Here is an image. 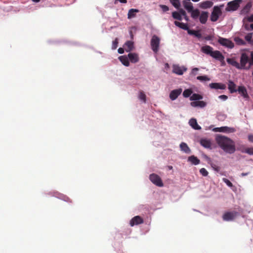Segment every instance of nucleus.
<instances>
[{
    "label": "nucleus",
    "instance_id": "47",
    "mask_svg": "<svg viewBox=\"0 0 253 253\" xmlns=\"http://www.w3.org/2000/svg\"><path fill=\"white\" fill-rule=\"evenodd\" d=\"M223 181L229 187H232L233 184L232 182L228 179L224 178H223Z\"/></svg>",
    "mask_w": 253,
    "mask_h": 253
},
{
    "label": "nucleus",
    "instance_id": "23",
    "mask_svg": "<svg viewBox=\"0 0 253 253\" xmlns=\"http://www.w3.org/2000/svg\"><path fill=\"white\" fill-rule=\"evenodd\" d=\"M189 124L195 130H200L201 129V127L198 124L197 120L195 118L190 119Z\"/></svg>",
    "mask_w": 253,
    "mask_h": 253
},
{
    "label": "nucleus",
    "instance_id": "4",
    "mask_svg": "<svg viewBox=\"0 0 253 253\" xmlns=\"http://www.w3.org/2000/svg\"><path fill=\"white\" fill-rule=\"evenodd\" d=\"M223 5L219 6L216 5L213 7L211 15V20L212 22H216L219 18V16L222 14L221 8Z\"/></svg>",
    "mask_w": 253,
    "mask_h": 253
},
{
    "label": "nucleus",
    "instance_id": "60",
    "mask_svg": "<svg viewBox=\"0 0 253 253\" xmlns=\"http://www.w3.org/2000/svg\"><path fill=\"white\" fill-rule=\"evenodd\" d=\"M224 56L223 55V58L220 60H217L218 61H220L221 62V64L222 66H224L225 65V61H224Z\"/></svg>",
    "mask_w": 253,
    "mask_h": 253
},
{
    "label": "nucleus",
    "instance_id": "44",
    "mask_svg": "<svg viewBox=\"0 0 253 253\" xmlns=\"http://www.w3.org/2000/svg\"><path fill=\"white\" fill-rule=\"evenodd\" d=\"M118 42H119L118 38H116L115 40L113 41L112 45V49L113 50H115L117 48Z\"/></svg>",
    "mask_w": 253,
    "mask_h": 253
},
{
    "label": "nucleus",
    "instance_id": "28",
    "mask_svg": "<svg viewBox=\"0 0 253 253\" xmlns=\"http://www.w3.org/2000/svg\"><path fill=\"white\" fill-rule=\"evenodd\" d=\"M124 46L126 47V51L129 52L134 48V43L131 41H127L125 42Z\"/></svg>",
    "mask_w": 253,
    "mask_h": 253
},
{
    "label": "nucleus",
    "instance_id": "2",
    "mask_svg": "<svg viewBox=\"0 0 253 253\" xmlns=\"http://www.w3.org/2000/svg\"><path fill=\"white\" fill-rule=\"evenodd\" d=\"M201 51L203 53L211 56L216 60H220L223 58V54L219 50H214L213 48L209 45H205L201 48Z\"/></svg>",
    "mask_w": 253,
    "mask_h": 253
},
{
    "label": "nucleus",
    "instance_id": "39",
    "mask_svg": "<svg viewBox=\"0 0 253 253\" xmlns=\"http://www.w3.org/2000/svg\"><path fill=\"white\" fill-rule=\"evenodd\" d=\"M193 93L192 90L191 89H185L182 93L183 96L185 98L190 97Z\"/></svg>",
    "mask_w": 253,
    "mask_h": 253
},
{
    "label": "nucleus",
    "instance_id": "58",
    "mask_svg": "<svg viewBox=\"0 0 253 253\" xmlns=\"http://www.w3.org/2000/svg\"><path fill=\"white\" fill-rule=\"evenodd\" d=\"M247 20L250 22H253V14L247 17Z\"/></svg>",
    "mask_w": 253,
    "mask_h": 253
},
{
    "label": "nucleus",
    "instance_id": "50",
    "mask_svg": "<svg viewBox=\"0 0 253 253\" xmlns=\"http://www.w3.org/2000/svg\"><path fill=\"white\" fill-rule=\"evenodd\" d=\"M160 7L164 12H166L169 10V7L166 5L160 4Z\"/></svg>",
    "mask_w": 253,
    "mask_h": 253
},
{
    "label": "nucleus",
    "instance_id": "53",
    "mask_svg": "<svg viewBox=\"0 0 253 253\" xmlns=\"http://www.w3.org/2000/svg\"><path fill=\"white\" fill-rule=\"evenodd\" d=\"M177 10H178L177 12H179V14H180L181 16L183 17L186 14L185 11L184 9L180 8V7Z\"/></svg>",
    "mask_w": 253,
    "mask_h": 253
},
{
    "label": "nucleus",
    "instance_id": "42",
    "mask_svg": "<svg viewBox=\"0 0 253 253\" xmlns=\"http://www.w3.org/2000/svg\"><path fill=\"white\" fill-rule=\"evenodd\" d=\"M53 190L45 191L43 192V195L46 197H52L53 196Z\"/></svg>",
    "mask_w": 253,
    "mask_h": 253
},
{
    "label": "nucleus",
    "instance_id": "43",
    "mask_svg": "<svg viewBox=\"0 0 253 253\" xmlns=\"http://www.w3.org/2000/svg\"><path fill=\"white\" fill-rule=\"evenodd\" d=\"M199 70V69L198 68H193L190 73V76L191 77L195 76L197 74V72Z\"/></svg>",
    "mask_w": 253,
    "mask_h": 253
},
{
    "label": "nucleus",
    "instance_id": "56",
    "mask_svg": "<svg viewBox=\"0 0 253 253\" xmlns=\"http://www.w3.org/2000/svg\"><path fill=\"white\" fill-rule=\"evenodd\" d=\"M186 31H187V33L189 35H192V36H194L195 32V30L190 29L189 27H188V29L186 30Z\"/></svg>",
    "mask_w": 253,
    "mask_h": 253
},
{
    "label": "nucleus",
    "instance_id": "46",
    "mask_svg": "<svg viewBox=\"0 0 253 253\" xmlns=\"http://www.w3.org/2000/svg\"><path fill=\"white\" fill-rule=\"evenodd\" d=\"M243 152L247 153L250 155H253V147L251 148H248L245 150Z\"/></svg>",
    "mask_w": 253,
    "mask_h": 253
},
{
    "label": "nucleus",
    "instance_id": "6",
    "mask_svg": "<svg viewBox=\"0 0 253 253\" xmlns=\"http://www.w3.org/2000/svg\"><path fill=\"white\" fill-rule=\"evenodd\" d=\"M149 179L151 182L157 186L162 187L164 186L161 178L156 173H151L149 175Z\"/></svg>",
    "mask_w": 253,
    "mask_h": 253
},
{
    "label": "nucleus",
    "instance_id": "11",
    "mask_svg": "<svg viewBox=\"0 0 253 253\" xmlns=\"http://www.w3.org/2000/svg\"><path fill=\"white\" fill-rule=\"evenodd\" d=\"M218 42L222 46L232 49L234 47V43L229 39L219 37Z\"/></svg>",
    "mask_w": 253,
    "mask_h": 253
},
{
    "label": "nucleus",
    "instance_id": "36",
    "mask_svg": "<svg viewBox=\"0 0 253 253\" xmlns=\"http://www.w3.org/2000/svg\"><path fill=\"white\" fill-rule=\"evenodd\" d=\"M170 3L177 9L181 7L180 0H169Z\"/></svg>",
    "mask_w": 253,
    "mask_h": 253
},
{
    "label": "nucleus",
    "instance_id": "38",
    "mask_svg": "<svg viewBox=\"0 0 253 253\" xmlns=\"http://www.w3.org/2000/svg\"><path fill=\"white\" fill-rule=\"evenodd\" d=\"M172 17L173 19L178 20L179 21H181L182 20V16H181V15L179 14V12L176 11L172 12Z\"/></svg>",
    "mask_w": 253,
    "mask_h": 253
},
{
    "label": "nucleus",
    "instance_id": "20",
    "mask_svg": "<svg viewBox=\"0 0 253 253\" xmlns=\"http://www.w3.org/2000/svg\"><path fill=\"white\" fill-rule=\"evenodd\" d=\"M252 6V2H248L247 4L245 6H244V7L241 9V10L240 12V14L242 15H247L249 13Z\"/></svg>",
    "mask_w": 253,
    "mask_h": 253
},
{
    "label": "nucleus",
    "instance_id": "61",
    "mask_svg": "<svg viewBox=\"0 0 253 253\" xmlns=\"http://www.w3.org/2000/svg\"><path fill=\"white\" fill-rule=\"evenodd\" d=\"M248 137L250 142H253V134H249Z\"/></svg>",
    "mask_w": 253,
    "mask_h": 253
},
{
    "label": "nucleus",
    "instance_id": "45",
    "mask_svg": "<svg viewBox=\"0 0 253 253\" xmlns=\"http://www.w3.org/2000/svg\"><path fill=\"white\" fill-rule=\"evenodd\" d=\"M200 173L201 175H202L203 176H208L209 172L207 170V169L205 168H202L200 169Z\"/></svg>",
    "mask_w": 253,
    "mask_h": 253
},
{
    "label": "nucleus",
    "instance_id": "18",
    "mask_svg": "<svg viewBox=\"0 0 253 253\" xmlns=\"http://www.w3.org/2000/svg\"><path fill=\"white\" fill-rule=\"evenodd\" d=\"M200 144L205 148L211 149V143L210 139L207 138H201L200 140Z\"/></svg>",
    "mask_w": 253,
    "mask_h": 253
},
{
    "label": "nucleus",
    "instance_id": "41",
    "mask_svg": "<svg viewBox=\"0 0 253 253\" xmlns=\"http://www.w3.org/2000/svg\"><path fill=\"white\" fill-rule=\"evenodd\" d=\"M138 98L140 100L142 101L143 102H144V103L146 102V95L145 94V93L141 91L139 92V95H138Z\"/></svg>",
    "mask_w": 253,
    "mask_h": 253
},
{
    "label": "nucleus",
    "instance_id": "12",
    "mask_svg": "<svg viewBox=\"0 0 253 253\" xmlns=\"http://www.w3.org/2000/svg\"><path fill=\"white\" fill-rule=\"evenodd\" d=\"M237 92L245 100H249L250 96L248 94L247 89L244 85H240L237 87Z\"/></svg>",
    "mask_w": 253,
    "mask_h": 253
},
{
    "label": "nucleus",
    "instance_id": "48",
    "mask_svg": "<svg viewBox=\"0 0 253 253\" xmlns=\"http://www.w3.org/2000/svg\"><path fill=\"white\" fill-rule=\"evenodd\" d=\"M211 168L216 171L218 172L219 171L220 168L219 167L216 166L215 164L213 163L212 161L211 162V164H209Z\"/></svg>",
    "mask_w": 253,
    "mask_h": 253
},
{
    "label": "nucleus",
    "instance_id": "29",
    "mask_svg": "<svg viewBox=\"0 0 253 253\" xmlns=\"http://www.w3.org/2000/svg\"><path fill=\"white\" fill-rule=\"evenodd\" d=\"M119 59L123 65L126 67H128L129 65V61L128 57L126 55L120 56L119 57Z\"/></svg>",
    "mask_w": 253,
    "mask_h": 253
},
{
    "label": "nucleus",
    "instance_id": "14",
    "mask_svg": "<svg viewBox=\"0 0 253 253\" xmlns=\"http://www.w3.org/2000/svg\"><path fill=\"white\" fill-rule=\"evenodd\" d=\"M143 218L139 215H136L132 217L129 221V225L131 227L143 223Z\"/></svg>",
    "mask_w": 253,
    "mask_h": 253
},
{
    "label": "nucleus",
    "instance_id": "15",
    "mask_svg": "<svg viewBox=\"0 0 253 253\" xmlns=\"http://www.w3.org/2000/svg\"><path fill=\"white\" fill-rule=\"evenodd\" d=\"M182 89L181 88L171 90L169 93L170 99L173 101L181 93Z\"/></svg>",
    "mask_w": 253,
    "mask_h": 253
},
{
    "label": "nucleus",
    "instance_id": "3",
    "mask_svg": "<svg viewBox=\"0 0 253 253\" xmlns=\"http://www.w3.org/2000/svg\"><path fill=\"white\" fill-rule=\"evenodd\" d=\"M250 58L246 52H242L240 57L239 70H249Z\"/></svg>",
    "mask_w": 253,
    "mask_h": 253
},
{
    "label": "nucleus",
    "instance_id": "13",
    "mask_svg": "<svg viewBox=\"0 0 253 253\" xmlns=\"http://www.w3.org/2000/svg\"><path fill=\"white\" fill-rule=\"evenodd\" d=\"M187 70V68L184 66H180L178 65H173L172 66V72L178 75H182Z\"/></svg>",
    "mask_w": 253,
    "mask_h": 253
},
{
    "label": "nucleus",
    "instance_id": "21",
    "mask_svg": "<svg viewBox=\"0 0 253 253\" xmlns=\"http://www.w3.org/2000/svg\"><path fill=\"white\" fill-rule=\"evenodd\" d=\"M182 4L184 8L188 13H190L194 9L193 3L189 1L183 0Z\"/></svg>",
    "mask_w": 253,
    "mask_h": 253
},
{
    "label": "nucleus",
    "instance_id": "24",
    "mask_svg": "<svg viewBox=\"0 0 253 253\" xmlns=\"http://www.w3.org/2000/svg\"><path fill=\"white\" fill-rule=\"evenodd\" d=\"M213 2L211 0H206L200 2L199 5V7L202 9H208L212 6Z\"/></svg>",
    "mask_w": 253,
    "mask_h": 253
},
{
    "label": "nucleus",
    "instance_id": "31",
    "mask_svg": "<svg viewBox=\"0 0 253 253\" xmlns=\"http://www.w3.org/2000/svg\"><path fill=\"white\" fill-rule=\"evenodd\" d=\"M174 24L176 26L179 27L181 29L184 30L185 31L188 29L189 26L188 24L187 23H184L183 22H180L177 21H175L174 22Z\"/></svg>",
    "mask_w": 253,
    "mask_h": 253
},
{
    "label": "nucleus",
    "instance_id": "55",
    "mask_svg": "<svg viewBox=\"0 0 253 253\" xmlns=\"http://www.w3.org/2000/svg\"><path fill=\"white\" fill-rule=\"evenodd\" d=\"M61 42L57 40H48V42L50 44H57L60 43Z\"/></svg>",
    "mask_w": 253,
    "mask_h": 253
},
{
    "label": "nucleus",
    "instance_id": "63",
    "mask_svg": "<svg viewBox=\"0 0 253 253\" xmlns=\"http://www.w3.org/2000/svg\"><path fill=\"white\" fill-rule=\"evenodd\" d=\"M118 1L122 3H126L127 2V0H115V3H116Z\"/></svg>",
    "mask_w": 253,
    "mask_h": 253
},
{
    "label": "nucleus",
    "instance_id": "35",
    "mask_svg": "<svg viewBox=\"0 0 253 253\" xmlns=\"http://www.w3.org/2000/svg\"><path fill=\"white\" fill-rule=\"evenodd\" d=\"M234 41L236 44L238 45H245L246 44V42L238 37H235L234 38Z\"/></svg>",
    "mask_w": 253,
    "mask_h": 253
},
{
    "label": "nucleus",
    "instance_id": "59",
    "mask_svg": "<svg viewBox=\"0 0 253 253\" xmlns=\"http://www.w3.org/2000/svg\"><path fill=\"white\" fill-rule=\"evenodd\" d=\"M118 52L119 54H123L124 53V48L122 47L119 48Z\"/></svg>",
    "mask_w": 253,
    "mask_h": 253
},
{
    "label": "nucleus",
    "instance_id": "62",
    "mask_svg": "<svg viewBox=\"0 0 253 253\" xmlns=\"http://www.w3.org/2000/svg\"><path fill=\"white\" fill-rule=\"evenodd\" d=\"M218 119H220V117H221V119H225L226 118V115H224V114H219L218 115Z\"/></svg>",
    "mask_w": 253,
    "mask_h": 253
},
{
    "label": "nucleus",
    "instance_id": "37",
    "mask_svg": "<svg viewBox=\"0 0 253 253\" xmlns=\"http://www.w3.org/2000/svg\"><path fill=\"white\" fill-rule=\"evenodd\" d=\"M196 79L201 82L211 80V79L207 75L199 76L197 77Z\"/></svg>",
    "mask_w": 253,
    "mask_h": 253
},
{
    "label": "nucleus",
    "instance_id": "1",
    "mask_svg": "<svg viewBox=\"0 0 253 253\" xmlns=\"http://www.w3.org/2000/svg\"><path fill=\"white\" fill-rule=\"evenodd\" d=\"M215 140L218 146L226 153L233 154L235 152L236 149L235 142L230 138L216 134Z\"/></svg>",
    "mask_w": 253,
    "mask_h": 253
},
{
    "label": "nucleus",
    "instance_id": "17",
    "mask_svg": "<svg viewBox=\"0 0 253 253\" xmlns=\"http://www.w3.org/2000/svg\"><path fill=\"white\" fill-rule=\"evenodd\" d=\"M209 17V12L203 11L200 13L199 18L201 24H206Z\"/></svg>",
    "mask_w": 253,
    "mask_h": 253
},
{
    "label": "nucleus",
    "instance_id": "16",
    "mask_svg": "<svg viewBox=\"0 0 253 253\" xmlns=\"http://www.w3.org/2000/svg\"><path fill=\"white\" fill-rule=\"evenodd\" d=\"M209 87L211 89H225L226 85L221 83H212L209 84Z\"/></svg>",
    "mask_w": 253,
    "mask_h": 253
},
{
    "label": "nucleus",
    "instance_id": "25",
    "mask_svg": "<svg viewBox=\"0 0 253 253\" xmlns=\"http://www.w3.org/2000/svg\"><path fill=\"white\" fill-rule=\"evenodd\" d=\"M228 88L231 93H233L237 92V88H236V84L232 80L228 81Z\"/></svg>",
    "mask_w": 253,
    "mask_h": 253
},
{
    "label": "nucleus",
    "instance_id": "33",
    "mask_svg": "<svg viewBox=\"0 0 253 253\" xmlns=\"http://www.w3.org/2000/svg\"><path fill=\"white\" fill-rule=\"evenodd\" d=\"M226 61L229 64L231 65L232 66L236 67L237 69L239 70V63L233 59L227 58L226 59Z\"/></svg>",
    "mask_w": 253,
    "mask_h": 253
},
{
    "label": "nucleus",
    "instance_id": "27",
    "mask_svg": "<svg viewBox=\"0 0 253 253\" xmlns=\"http://www.w3.org/2000/svg\"><path fill=\"white\" fill-rule=\"evenodd\" d=\"M187 161L195 166L198 165L200 163V160L194 155H191L188 157Z\"/></svg>",
    "mask_w": 253,
    "mask_h": 253
},
{
    "label": "nucleus",
    "instance_id": "52",
    "mask_svg": "<svg viewBox=\"0 0 253 253\" xmlns=\"http://www.w3.org/2000/svg\"><path fill=\"white\" fill-rule=\"evenodd\" d=\"M194 36L198 39H201L202 37V34L199 30L195 31Z\"/></svg>",
    "mask_w": 253,
    "mask_h": 253
},
{
    "label": "nucleus",
    "instance_id": "54",
    "mask_svg": "<svg viewBox=\"0 0 253 253\" xmlns=\"http://www.w3.org/2000/svg\"><path fill=\"white\" fill-rule=\"evenodd\" d=\"M218 98L222 100V101H226L228 99V96L226 95H220L218 96Z\"/></svg>",
    "mask_w": 253,
    "mask_h": 253
},
{
    "label": "nucleus",
    "instance_id": "49",
    "mask_svg": "<svg viewBox=\"0 0 253 253\" xmlns=\"http://www.w3.org/2000/svg\"><path fill=\"white\" fill-rule=\"evenodd\" d=\"M250 57H251V59H250V62H249L250 68H251V67L252 66H253V51H251Z\"/></svg>",
    "mask_w": 253,
    "mask_h": 253
},
{
    "label": "nucleus",
    "instance_id": "57",
    "mask_svg": "<svg viewBox=\"0 0 253 253\" xmlns=\"http://www.w3.org/2000/svg\"><path fill=\"white\" fill-rule=\"evenodd\" d=\"M245 29L247 31H249L250 29L253 30V23L250 24V27H249L248 26L246 25L245 26Z\"/></svg>",
    "mask_w": 253,
    "mask_h": 253
},
{
    "label": "nucleus",
    "instance_id": "7",
    "mask_svg": "<svg viewBox=\"0 0 253 253\" xmlns=\"http://www.w3.org/2000/svg\"><path fill=\"white\" fill-rule=\"evenodd\" d=\"M160 43V39L156 35H154L150 42V44L152 50L155 53H157L159 49Z\"/></svg>",
    "mask_w": 253,
    "mask_h": 253
},
{
    "label": "nucleus",
    "instance_id": "19",
    "mask_svg": "<svg viewBox=\"0 0 253 253\" xmlns=\"http://www.w3.org/2000/svg\"><path fill=\"white\" fill-rule=\"evenodd\" d=\"M191 106L193 107H199L203 108L207 106V103L202 100H199L198 101H192L190 103Z\"/></svg>",
    "mask_w": 253,
    "mask_h": 253
},
{
    "label": "nucleus",
    "instance_id": "64",
    "mask_svg": "<svg viewBox=\"0 0 253 253\" xmlns=\"http://www.w3.org/2000/svg\"><path fill=\"white\" fill-rule=\"evenodd\" d=\"M184 19H185V20L186 21V22H188L189 21V17L187 16V14L185 15L184 16Z\"/></svg>",
    "mask_w": 253,
    "mask_h": 253
},
{
    "label": "nucleus",
    "instance_id": "9",
    "mask_svg": "<svg viewBox=\"0 0 253 253\" xmlns=\"http://www.w3.org/2000/svg\"><path fill=\"white\" fill-rule=\"evenodd\" d=\"M214 132H220L226 133L235 132L236 130L234 127H229L227 126H223L221 127H214L212 129Z\"/></svg>",
    "mask_w": 253,
    "mask_h": 253
},
{
    "label": "nucleus",
    "instance_id": "26",
    "mask_svg": "<svg viewBox=\"0 0 253 253\" xmlns=\"http://www.w3.org/2000/svg\"><path fill=\"white\" fill-rule=\"evenodd\" d=\"M127 57L131 63H135L139 61V57L137 53L129 52Z\"/></svg>",
    "mask_w": 253,
    "mask_h": 253
},
{
    "label": "nucleus",
    "instance_id": "40",
    "mask_svg": "<svg viewBox=\"0 0 253 253\" xmlns=\"http://www.w3.org/2000/svg\"><path fill=\"white\" fill-rule=\"evenodd\" d=\"M253 33H248L245 37V40L248 42L249 43L252 44L253 43Z\"/></svg>",
    "mask_w": 253,
    "mask_h": 253
},
{
    "label": "nucleus",
    "instance_id": "10",
    "mask_svg": "<svg viewBox=\"0 0 253 253\" xmlns=\"http://www.w3.org/2000/svg\"><path fill=\"white\" fill-rule=\"evenodd\" d=\"M53 197L56 198L58 199L62 200L69 204L72 203V200L67 195H64L57 191L53 190Z\"/></svg>",
    "mask_w": 253,
    "mask_h": 253
},
{
    "label": "nucleus",
    "instance_id": "22",
    "mask_svg": "<svg viewBox=\"0 0 253 253\" xmlns=\"http://www.w3.org/2000/svg\"><path fill=\"white\" fill-rule=\"evenodd\" d=\"M179 147L180 150L185 154H189L191 152L190 148L185 142H181L179 145Z\"/></svg>",
    "mask_w": 253,
    "mask_h": 253
},
{
    "label": "nucleus",
    "instance_id": "34",
    "mask_svg": "<svg viewBox=\"0 0 253 253\" xmlns=\"http://www.w3.org/2000/svg\"><path fill=\"white\" fill-rule=\"evenodd\" d=\"M138 12L139 10L138 9L131 8L129 9L127 14V18L128 19H131L134 17L136 13Z\"/></svg>",
    "mask_w": 253,
    "mask_h": 253
},
{
    "label": "nucleus",
    "instance_id": "8",
    "mask_svg": "<svg viewBox=\"0 0 253 253\" xmlns=\"http://www.w3.org/2000/svg\"><path fill=\"white\" fill-rule=\"evenodd\" d=\"M239 214V212L236 211H227L223 214L222 218L224 221H231L233 220Z\"/></svg>",
    "mask_w": 253,
    "mask_h": 253
},
{
    "label": "nucleus",
    "instance_id": "51",
    "mask_svg": "<svg viewBox=\"0 0 253 253\" xmlns=\"http://www.w3.org/2000/svg\"><path fill=\"white\" fill-rule=\"evenodd\" d=\"M202 157L203 158H204L208 162V164H211V159L208 157L206 154H203Z\"/></svg>",
    "mask_w": 253,
    "mask_h": 253
},
{
    "label": "nucleus",
    "instance_id": "5",
    "mask_svg": "<svg viewBox=\"0 0 253 253\" xmlns=\"http://www.w3.org/2000/svg\"><path fill=\"white\" fill-rule=\"evenodd\" d=\"M242 0H233L227 3L225 8L227 11H234L236 10L240 6Z\"/></svg>",
    "mask_w": 253,
    "mask_h": 253
},
{
    "label": "nucleus",
    "instance_id": "30",
    "mask_svg": "<svg viewBox=\"0 0 253 253\" xmlns=\"http://www.w3.org/2000/svg\"><path fill=\"white\" fill-rule=\"evenodd\" d=\"M191 15V17L194 20H197L199 17L200 11L198 8H194L192 11L189 13Z\"/></svg>",
    "mask_w": 253,
    "mask_h": 253
},
{
    "label": "nucleus",
    "instance_id": "32",
    "mask_svg": "<svg viewBox=\"0 0 253 253\" xmlns=\"http://www.w3.org/2000/svg\"><path fill=\"white\" fill-rule=\"evenodd\" d=\"M203 98V97L202 95L196 93H192L191 96H190V100L193 101H198L202 99Z\"/></svg>",
    "mask_w": 253,
    "mask_h": 253
}]
</instances>
